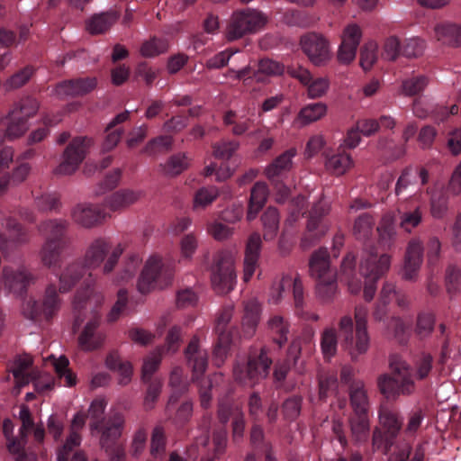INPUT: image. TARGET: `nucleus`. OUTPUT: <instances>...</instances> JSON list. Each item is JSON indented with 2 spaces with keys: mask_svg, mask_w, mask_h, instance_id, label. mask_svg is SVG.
Returning <instances> with one entry per match:
<instances>
[{
  "mask_svg": "<svg viewBox=\"0 0 461 461\" xmlns=\"http://www.w3.org/2000/svg\"><path fill=\"white\" fill-rule=\"evenodd\" d=\"M3 273L5 287L14 293L22 292L33 279L32 275L24 267L13 269L12 267H6L4 268Z\"/></svg>",
  "mask_w": 461,
  "mask_h": 461,
  "instance_id": "bb28decb",
  "label": "nucleus"
},
{
  "mask_svg": "<svg viewBox=\"0 0 461 461\" xmlns=\"http://www.w3.org/2000/svg\"><path fill=\"white\" fill-rule=\"evenodd\" d=\"M337 343L338 339L336 330L332 328L324 330L321 336V347L325 357L330 358L335 355L337 351Z\"/></svg>",
  "mask_w": 461,
  "mask_h": 461,
  "instance_id": "bf43d9fd",
  "label": "nucleus"
},
{
  "mask_svg": "<svg viewBox=\"0 0 461 461\" xmlns=\"http://www.w3.org/2000/svg\"><path fill=\"white\" fill-rule=\"evenodd\" d=\"M351 434L357 442L367 439L369 436V419L367 413H354L350 419Z\"/></svg>",
  "mask_w": 461,
  "mask_h": 461,
  "instance_id": "a19ab883",
  "label": "nucleus"
},
{
  "mask_svg": "<svg viewBox=\"0 0 461 461\" xmlns=\"http://www.w3.org/2000/svg\"><path fill=\"white\" fill-rule=\"evenodd\" d=\"M310 274L316 281V294L323 301H329L338 290L337 274L330 267V255L325 249L315 251L310 259Z\"/></svg>",
  "mask_w": 461,
  "mask_h": 461,
  "instance_id": "7ed1b4c3",
  "label": "nucleus"
},
{
  "mask_svg": "<svg viewBox=\"0 0 461 461\" xmlns=\"http://www.w3.org/2000/svg\"><path fill=\"white\" fill-rule=\"evenodd\" d=\"M393 300H395L400 307H403L407 303L405 295L399 294L393 284H384L381 291L377 308L374 313L375 318L381 320L385 313L384 311H381V307H385Z\"/></svg>",
  "mask_w": 461,
  "mask_h": 461,
  "instance_id": "c9c22d12",
  "label": "nucleus"
},
{
  "mask_svg": "<svg viewBox=\"0 0 461 461\" xmlns=\"http://www.w3.org/2000/svg\"><path fill=\"white\" fill-rule=\"evenodd\" d=\"M66 224L62 221H49L40 226V231L46 237L41 258L42 263L48 267L58 266L61 261V254L67 246L62 239Z\"/></svg>",
  "mask_w": 461,
  "mask_h": 461,
  "instance_id": "423d86ee",
  "label": "nucleus"
},
{
  "mask_svg": "<svg viewBox=\"0 0 461 461\" xmlns=\"http://www.w3.org/2000/svg\"><path fill=\"white\" fill-rule=\"evenodd\" d=\"M269 194L268 186L266 183L258 181L251 188L247 220L253 221L264 207Z\"/></svg>",
  "mask_w": 461,
  "mask_h": 461,
  "instance_id": "c85d7f7f",
  "label": "nucleus"
},
{
  "mask_svg": "<svg viewBox=\"0 0 461 461\" xmlns=\"http://www.w3.org/2000/svg\"><path fill=\"white\" fill-rule=\"evenodd\" d=\"M355 256L348 254L341 263L339 278L346 283L351 294H358L362 287V282L355 269Z\"/></svg>",
  "mask_w": 461,
  "mask_h": 461,
  "instance_id": "c756f323",
  "label": "nucleus"
},
{
  "mask_svg": "<svg viewBox=\"0 0 461 461\" xmlns=\"http://www.w3.org/2000/svg\"><path fill=\"white\" fill-rule=\"evenodd\" d=\"M219 191L215 186L202 187L194 196L193 206L194 210L204 209L218 197Z\"/></svg>",
  "mask_w": 461,
  "mask_h": 461,
  "instance_id": "3c124183",
  "label": "nucleus"
},
{
  "mask_svg": "<svg viewBox=\"0 0 461 461\" xmlns=\"http://www.w3.org/2000/svg\"><path fill=\"white\" fill-rule=\"evenodd\" d=\"M119 18L116 12L110 11L93 15L86 22V31L91 34H99L106 32Z\"/></svg>",
  "mask_w": 461,
  "mask_h": 461,
  "instance_id": "72a5a7b5",
  "label": "nucleus"
},
{
  "mask_svg": "<svg viewBox=\"0 0 461 461\" xmlns=\"http://www.w3.org/2000/svg\"><path fill=\"white\" fill-rule=\"evenodd\" d=\"M380 424L392 436H395L402 429V421L399 414L387 406H381L378 413Z\"/></svg>",
  "mask_w": 461,
  "mask_h": 461,
  "instance_id": "ea45409f",
  "label": "nucleus"
},
{
  "mask_svg": "<svg viewBox=\"0 0 461 461\" xmlns=\"http://www.w3.org/2000/svg\"><path fill=\"white\" fill-rule=\"evenodd\" d=\"M391 258L388 254L377 255L370 250H365L360 261L359 274L366 278L364 296L366 301L373 299L375 293L376 281L390 268Z\"/></svg>",
  "mask_w": 461,
  "mask_h": 461,
  "instance_id": "0eeeda50",
  "label": "nucleus"
},
{
  "mask_svg": "<svg viewBox=\"0 0 461 461\" xmlns=\"http://www.w3.org/2000/svg\"><path fill=\"white\" fill-rule=\"evenodd\" d=\"M171 280V275L163 267L159 256H150L145 262L144 267L138 279L137 288L142 294H147L156 289H163Z\"/></svg>",
  "mask_w": 461,
  "mask_h": 461,
  "instance_id": "1a4fd4ad",
  "label": "nucleus"
},
{
  "mask_svg": "<svg viewBox=\"0 0 461 461\" xmlns=\"http://www.w3.org/2000/svg\"><path fill=\"white\" fill-rule=\"evenodd\" d=\"M96 85L95 77L72 79L59 84L54 91L56 95L61 98L69 95H83L95 89Z\"/></svg>",
  "mask_w": 461,
  "mask_h": 461,
  "instance_id": "6ab92c4d",
  "label": "nucleus"
},
{
  "mask_svg": "<svg viewBox=\"0 0 461 461\" xmlns=\"http://www.w3.org/2000/svg\"><path fill=\"white\" fill-rule=\"evenodd\" d=\"M293 288L294 303L296 307H302L303 303V289L302 282L296 276L290 275L284 276L278 282L272 286L269 301L273 303H278L282 299V294L286 289Z\"/></svg>",
  "mask_w": 461,
  "mask_h": 461,
  "instance_id": "2eb2a0df",
  "label": "nucleus"
},
{
  "mask_svg": "<svg viewBox=\"0 0 461 461\" xmlns=\"http://www.w3.org/2000/svg\"><path fill=\"white\" fill-rule=\"evenodd\" d=\"M271 365V360L264 349L255 352L249 357L243 366L237 365L234 367V376L245 385L253 386L266 378Z\"/></svg>",
  "mask_w": 461,
  "mask_h": 461,
  "instance_id": "9b49d317",
  "label": "nucleus"
},
{
  "mask_svg": "<svg viewBox=\"0 0 461 461\" xmlns=\"http://www.w3.org/2000/svg\"><path fill=\"white\" fill-rule=\"evenodd\" d=\"M32 364V358L30 355H20L16 357L11 366V372L14 377L17 392L19 393L20 388L28 384L34 379L32 374H28L27 370Z\"/></svg>",
  "mask_w": 461,
  "mask_h": 461,
  "instance_id": "2f4dec72",
  "label": "nucleus"
},
{
  "mask_svg": "<svg viewBox=\"0 0 461 461\" xmlns=\"http://www.w3.org/2000/svg\"><path fill=\"white\" fill-rule=\"evenodd\" d=\"M109 243L104 240H95L88 248L84 265L73 263L68 266L59 276V291L68 292L83 276L86 269H95L104 261L108 253Z\"/></svg>",
  "mask_w": 461,
  "mask_h": 461,
  "instance_id": "f257e3e1",
  "label": "nucleus"
},
{
  "mask_svg": "<svg viewBox=\"0 0 461 461\" xmlns=\"http://www.w3.org/2000/svg\"><path fill=\"white\" fill-rule=\"evenodd\" d=\"M426 43L419 37H411L402 41V56L412 59L421 56L425 50Z\"/></svg>",
  "mask_w": 461,
  "mask_h": 461,
  "instance_id": "13d9d810",
  "label": "nucleus"
},
{
  "mask_svg": "<svg viewBox=\"0 0 461 461\" xmlns=\"http://www.w3.org/2000/svg\"><path fill=\"white\" fill-rule=\"evenodd\" d=\"M423 246L420 240H411L407 247L402 276L405 280H413L422 264Z\"/></svg>",
  "mask_w": 461,
  "mask_h": 461,
  "instance_id": "a211bd4d",
  "label": "nucleus"
},
{
  "mask_svg": "<svg viewBox=\"0 0 461 461\" xmlns=\"http://www.w3.org/2000/svg\"><path fill=\"white\" fill-rule=\"evenodd\" d=\"M375 221L370 215L363 214L359 216L353 226V234L357 240H366L373 232Z\"/></svg>",
  "mask_w": 461,
  "mask_h": 461,
  "instance_id": "603ef678",
  "label": "nucleus"
},
{
  "mask_svg": "<svg viewBox=\"0 0 461 461\" xmlns=\"http://www.w3.org/2000/svg\"><path fill=\"white\" fill-rule=\"evenodd\" d=\"M238 250L235 248L219 251L212 266V285L218 294H226L233 289L236 272L235 263Z\"/></svg>",
  "mask_w": 461,
  "mask_h": 461,
  "instance_id": "20e7f679",
  "label": "nucleus"
},
{
  "mask_svg": "<svg viewBox=\"0 0 461 461\" xmlns=\"http://www.w3.org/2000/svg\"><path fill=\"white\" fill-rule=\"evenodd\" d=\"M296 154V149L291 148L279 155L265 167L264 174L267 178L274 181L276 177L288 172L293 167V158Z\"/></svg>",
  "mask_w": 461,
  "mask_h": 461,
  "instance_id": "a878e982",
  "label": "nucleus"
},
{
  "mask_svg": "<svg viewBox=\"0 0 461 461\" xmlns=\"http://www.w3.org/2000/svg\"><path fill=\"white\" fill-rule=\"evenodd\" d=\"M349 395L354 413H367L369 402L365 384L362 381H352L349 387Z\"/></svg>",
  "mask_w": 461,
  "mask_h": 461,
  "instance_id": "f704fd0d",
  "label": "nucleus"
},
{
  "mask_svg": "<svg viewBox=\"0 0 461 461\" xmlns=\"http://www.w3.org/2000/svg\"><path fill=\"white\" fill-rule=\"evenodd\" d=\"M124 420L122 416L118 415L114 418L113 423L108 424L102 431L100 444L109 455L115 454L116 457L124 456L123 449L115 444V441L120 438L123 426Z\"/></svg>",
  "mask_w": 461,
  "mask_h": 461,
  "instance_id": "dca6fc26",
  "label": "nucleus"
},
{
  "mask_svg": "<svg viewBox=\"0 0 461 461\" xmlns=\"http://www.w3.org/2000/svg\"><path fill=\"white\" fill-rule=\"evenodd\" d=\"M240 143L235 140H222L213 144V156L216 158L229 160L233 154L239 149Z\"/></svg>",
  "mask_w": 461,
  "mask_h": 461,
  "instance_id": "052dcab7",
  "label": "nucleus"
},
{
  "mask_svg": "<svg viewBox=\"0 0 461 461\" xmlns=\"http://www.w3.org/2000/svg\"><path fill=\"white\" fill-rule=\"evenodd\" d=\"M268 329L273 336L274 341L280 347L283 346L288 339L289 324L281 316H274L268 321Z\"/></svg>",
  "mask_w": 461,
  "mask_h": 461,
  "instance_id": "79ce46f5",
  "label": "nucleus"
},
{
  "mask_svg": "<svg viewBox=\"0 0 461 461\" xmlns=\"http://www.w3.org/2000/svg\"><path fill=\"white\" fill-rule=\"evenodd\" d=\"M353 321L349 316H344L339 321V329L343 332V344L352 358L367 352L370 346V338L366 329L352 330Z\"/></svg>",
  "mask_w": 461,
  "mask_h": 461,
  "instance_id": "ddd939ff",
  "label": "nucleus"
},
{
  "mask_svg": "<svg viewBox=\"0 0 461 461\" xmlns=\"http://www.w3.org/2000/svg\"><path fill=\"white\" fill-rule=\"evenodd\" d=\"M268 22V17L256 9L234 12L225 29V37L229 41L262 30Z\"/></svg>",
  "mask_w": 461,
  "mask_h": 461,
  "instance_id": "39448f33",
  "label": "nucleus"
},
{
  "mask_svg": "<svg viewBox=\"0 0 461 461\" xmlns=\"http://www.w3.org/2000/svg\"><path fill=\"white\" fill-rule=\"evenodd\" d=\"M393 376L383 375L378 378V387L387 399H394L400 394H410L414 391V382L409 365L399 357L390 361Z\"/></svg>",
  "mask_w": 461,
  "mask_h": 461,
  "instance_id": "f03ea898",
  "label": "nucleus"
},
{
  "mask_svg": "<svg viewBox=\"0 0 461 461\" xmlns=\"http://www.w3.org/2000/svg\"><path fill=\"white\" fill-rule=\"evenodd\" d=\"M433 31L438 41L451 46L461 45V24L440 23L435 25Z\"/></svg>",
  "mask_w": 461,
  "mask_h": 461,
  "instance_id": "473e14b6",
  "label": "nucleus"
},
{
  "mask_svg": "<svg viewBox=\"0 0 461 461\" xmlns=\"http://www.w3.org/2000/svg\"><path fill=\"white\" fill-rule=\"evenodd\" d=\"M354 165L351 156L346 152L328 155L325 159L327 171L335 176H342Z\"/></svg>",
  "mask_w": 461,
  "mask_h": 461,
  "instance_id": "e433bc0d",
  "label": "nucleus"
},
{
  "mask_svg": "<svg viewBox=\"0 0 461 461\" xmlns=\"http://www.w3.org/2000/svg\"><path fill=\"white\" fill-rule=\"evenodd\" d=\"M104 301L101 294H92L85 302V310L93 312V318L85 325L78 338L80 348L86 351H92L103 346L105 334L98 330L100 314L95 311V304H102Z\"/></svg>",
  "mask_w": 461,
  "mask_h": 461,
  "instance_id": "6e6552de",
  "label": "nucleus"
},
{
  "mask_svg": "<svg viewBox=\"0 0 461 461\" xmlns=\"http://www.w3.org/2000/svg\"><path fill=\"white\" fill-rule=\"evenodd\" d=\"M60 304L61 301L55 286L53 285L47 286L41 302L42 313L47 317L52 316L59 309Z\"/></svg>",
  "mask_w": 461,
  "mask_h": 461,
  "instance_id": "de8ad7c7",
  "label": "nucleus"
},
{
  "mask_svg": "<svg viewBox=\"0 0 461 461\" xmlns=\"http://www.w3.org/2000/svg\"><path fill=\"white\" fill-rule=\"evenodd\" d=\"M362 38V30L357 23L348 24L342 31L341 42L358 48Z\"/></svg>",
  "mask_w": 461,
  "mask_h": 461,
  "instance_id": "338daca9",
  "label": "nucleus"
},
{
  "mask_svg": "<svg viewBox=\"0 0 461 461\" xmlns=\"http://www.w3.org/2000/svg\"><path fill=\"white\" fill-rule=\"evenodd\" d=\"M427 193L430 194V212L436 219L443 218L447 212V199L443 194H432L430 189H427Z\"/></svg>",
  "mask_w": 461,
  "mask_h": 461,
  "instance_id": "e2e57ef3",
  "label": "nucleus"
},
{
  "mask_svg": "<svg viewBox=\"0 0 461 461\" xmlns=\"http://www.w3.org/2000/svg\"><path fill=\"white\" fill-rule=\"evenodd\" d=\"M330 82L327 77L313 78L312 77L305 85L307 87V96L309 99H319L326 95L330 89Z\"/></svg>",
  "mask_w": 461,
  "mask_h": 461,
  "instance_id": "8fccbe9b",
  "label": "nucleus"
},
{
  "mask_svg": "<svg viewBox=\"0 0 461 461\" xmlns=\"http://www.w3.org/2000/svg\"><path fill=\"white\" fill-rule=\"evenodd\" d=\"M379 241L384 248H389L395 238L394 219L391 214H386L381 220L377 227Z\"/></svg>",
  "mask_w": 461,
  "mask_h": 461,
  "instance_id": "a18cd8bd",
  "label": "nucleus"
},
{
  "mask_svg": "<svg viewBox=\"0 0 461 461\" xmlns=\"http://www.w3.org/2000/svg\"><path fill=\"white\" fill-rule=\"evenodd\" d=\"M328 113V105L322 102L311 103L302 107L295 118L301 126L310 125L323 119Z\"/></svg>",
  "mask_w": 461,
  "mask_h": 461,
  "instance_id": "7c9ffc66",
  "label": "nucleus"
},
{
  "mask_svg": "<svg viewBox=\"0 0 461 461\" xmlns=\"http://www.w3.org/2000/svg\"><path fill=\"white\" fill-rule=\"evenodd\" d=\"M189 166V160L185 154L172 156L164 165H161L163 172L168 176H176L185 170Z\"/></svg>",
  "mask_w": 461,
  "mask_h": 461,
  "instance_id": "864d4df0",
  "label": "nucleus"
},
{
  "mask_svg": "<svg viewBox=\"0 0 461 461\" xmlns=\"http://www.w3.org/2000/svg\"><path fill=\"white\" fill-rule=\"evenodd\" d=\"M299 45L308 60L315 67H325L332 59L331 43L321 33L303 34L300 38Z\"/></svg>",
  "mask_w": 461,
  "mask_h": 461,
  "instance_id": "9d476101",
  "label": "nucleus"
},
{
  "mask_svg": "<svg viewBox=\"0 0 461 461\" xmlns=\"http://www.w3.org/2000/svg\"><path fill=\"white\" fill-rule=\"evenodd\" d=\"M400 55H402V42L396 36L388 37L383 45L382 58L394 61Z\"/></svg>",
  "mask_w": 461,
  "mask_h": 461,
  "instance_id": "4d7b16f0",
  "label": "nucleus"
},
{
  "mask_svg": "<svg viewBox=\"0 0 461 461\" xmlns=\"http://www.w3.org/2000/svg\"><path fill=\"white\" fill-rule=\"evenodd\" d=\"M284 66L275 60L265 59L258 62V68L254 74V77L258 82L265 80L264 77L279 76L284 73Z\"/></svg>",
  "mask_w": 461,
  "mask_h": 461,
  "instance_id": "49530a36",
  "label": "nucleus"
},
{
  "mask_svg": "<svg viewBox=\"0 0 461 461\" xmlns=\"http://www.w3.org/2000/svg\"><path fill=\"white\" fill-rule=\"evenodd\" d=\"M71 215L75 222L86 228L99 224L106 217V213L97 205L87 203L77 204L73 208Z\"/></svg>",
  "mask_w": 461,
  "mask_h": 461,
  "instance_id": "f3484780",
  "label": "nucleus"
},
{
  "mask_svg": "<svg viewBox=\"0 0 461 461\" xmlns=\"http://www.w3.org/2000/svg\"><path fill=\"white\" fill-rule=\"evenodd\" d=\"M173 140L169 136H159L149 140L144 148L141 149V153L149 157H156L160 153L167 151Z\"/></svg>",
  "mask_w": 461,
  "mask_h": 461,
  "instance_id": "09e8293b",
  "label": "nucleus"
},
{
  "mask_svg": "<svg viewBox=\"0 0 461 461\" xmlns=\"http://www.w3.org/2000/svg\"><path fill=\"white\" fill-rule=\"evenodd\" d=\"M92 140L86 137H77L67 147L63 161L56 168L59 175H70L74 173L85 158Z\"/></svg>",
  "mask_w": 461,
  "mask_h": 461,
  "instance_id": "4468645a",
  "label": "nucleus"
},
{
  "mask_svg": "<svg viewBox=\"0 0 461 461\" xmlns=\"http://www.w3.org/2000/svg\"><path fill=\"white\" fill-rule=\"evenodd\" d=\"M245 315L243 324L248 326L253 331L258 321L260 312V305L256 299H252L245 303Z\"/></svg>",
  "mask_w": 461,
  "mask_h": 461,
  "instance_id": "0e129e2a",
  "label": "nucleus"
},
{
  "mask_svg": "<svg viewBox=\"0 0 461 461\" xmlns=\"http://www.w3.org/2000/svg\"><path fill=\"white\" fill-rule=\"evenodd\" d=\"M377 51L378 46L374 41L367 42L362 47L359 62L364 70L367 71L372 68L377 60Z\"/></svg>",
  "mask_w": 461,
  "mask_h": 461,
  "instance_id": "5fc2aeb1",
  "label": "nucleus"
},
{
  "mask_svg": "<svg viewBox=\"0 0 461 461\" xmlns=\"http://www.w3.org/2000/svg\"><path fill=\"white\" fill-rule=\"evenodd\" d=\"M427 85L428 79L425 77L409 78L402 82V93L406 95H413L423 91Z\"/></svg>",
  "mask_w": 461,
  "mask_h": 461,
  "instance_id": "774afa93",
  "label": "nucleus"
},
{
  "mask_svg": "<svg viewBox=\"0 0 461 461\" xmlns=\"http://www.w3.org/2000/svg\"><path fill=\"white\" fill-rule=\"evenodd\" d=\"M261 238L259 234L253 233L249 236L244 258V281L248 282L255 274L260 256Z\"/></svg>",
  "mask_w": 461,
  "mask_h": 461,
  "instance_id": "412c9836",
  "label": "nucleus"
},
{
  "mask_svg": "<svg viewBox=\"0 0 461 461\" xmlns=\"http://www.w3.org/2000/svg\"><path fill=\"white\" fill-rule=\"evenodd\" d=\"M429 173L425 167L407 168L397 180L395 194L397 196H410L421 201L422 186L428 184Z\"/></svg>",
  "mask_w": 461,
  "mask_h": 461,
  "instance_id": "f8f14e48",
  "label": "nucleus"
},
{
  "mask_svg": "<svg viewBox=\"0 0 461 461\" xmlns=\"http://www.w3.org/2000/svg\"><path fill=\"white\" fill-rule=\"evenodd\" d=\"M169 43L166 39L153 37L144 41L140 47V54L145 58H155L167 52Z\"/></svg>",
  "mask_w": 461,
  "mask_h": 461,
  "instance_id": "37998d69",
  "label": "nucleus"
},
{
  "mask_svg": "<svg viewBox=\"0 0 461 461\" xmlns=\"http://www.w3.org/2000/svg\"><path fill=\"white\" fill-rule=\"evenodd\" d=\"M189 366L195 375H203L207 367V353L201 348L197 338H194L185 349Z\"/></svg>",
  "mask_w": 461,
  "mask_h": 461,
  "instance_id": "cd10ccee",
  "label": "nucleus"
},
{
  "mask_svg": "<svg viewBox=\"0 0 461 461\" xmlns=\"http://www.w3.org/2000/svg\"><path fill=\"white\" fill-rule=\"evenodd\" d=\"M422 220V213L419 206L413 210L403 212L400 215V226L406 231L411 232Z\"/></svg>",
  "mask_w": 461,
  "mask_h": 461,
  "instance_id": "680f3d73",
  "label": "nucleus"
},
{
  "mask_svg": "<svg viewBox=\"0 0 461 461\" xmlns=\"http://www.w3.org/2000/svg\"><path fill=\"white\" fill-rule=\"evenodd\" d=\"M33 74V69L31 67H26L19 72L10 77L5 83L7 90H14L24 86Z\"/></svg>",
  "mask_w": 461,
  "mask_h": 461,
  "instance_id": "69168bd1",
  "label": "nucleus"
},
{
  "mask_svg": "<svg viewBox=\"0 0 461 461\" xmlns=\"http://www.w3.org/2000/svg\"><path fill=\"white\" fill-rule=\"evenodd\" d=\"M170 322L168 316L162 317L158 322V331L156 334H152L148 330L135 328L129 331V337L132 341L140 345H149L152 343L156 337H160L164 331L165 327Z\"/></svg>",
  "mask_w": 461,
  "mask_h": 461,
  "instance_id": "4c0bfd02",
  "label": "nucleus"
},
{
  "mask_svg": "<svg viewBox=\"0 0 461 461\" xmlns=\"http://www.w3.org/2000/svg\"><path fill=\"white\" fill-rule=\"evenodd\" d=\"M265 240H273L279 229V213L274 207H268L261 217Z\"/></svg>",
  "mask_w": 461,
  "mask_h": 461,
  "instance_id": "c03bdc74",
  "label": "nucleus"
},
{
  "mask_svg": "<svg viewBox=\"0 0 461 461\" xmlns=\"http://www.w3.org/2000/svg\"><path fill=\"white\" fill-rule=\"evenodd\" d=\"M29 129V123L25 119L14 118L9 116L5 137L10 140L22 137Z\"/></svg>",
  "mask_w": 461,
  "mask_h": 461,
  "instance_id": "6e6d98bb",
  "label": "nucleus"
},
{
  "mask_svg": "<svg viewBox=\"0 0 461 461\" xmlns=\"http://www.w3.org/2000/svg\"><path fill=\"white\" fill-rule=\"evenodd\" d=\"M86 420V415L83 412H77L75 414L71 422V433L67 438L62 447L58 451L57 461H68L70 451L75 447L79 446L81 442V437L77 433V430L81 429Z\"/></svg>",
  "mask_w": 461,
  "mask_h": 461,
  "instance_id": "5701e85b",
  "label": "nucleus"
},
{
  "mask_svg": "<svg viewBox=\"0 0 461 461\" xmlns=\"http://www.w3.org/2000/svg\"><path fill=\"white\" fill-rule=\"evenodd\" d=\"M330 212V203L326 200H321L316 203L311 212L307 223V235L313 239H318L324 235L328 226L321 222V217Z\"/></svg>",
  "mask_w": 461,
  "mask_h": 461,
  "instance_id": "4be33fe9",
  "label": "nucleus"
},
{
  "mask_svg": "<svg viewBox=\"0 0 461 461\" xmlns=\"http://www.w3.org/2000/svg\"><path fill=\"white\" fill-rule=\"evenodd\" d=\"M142 196L139 190L120 189L105 198L104 205L110 211L122 212L136 203Z\"/></svg>",
  "mask_w": 461,
  "mask_h": 461,
  "instance_id": "aec40b11",
  "label": "nucleus"
},
{
  "mask_svg": "<svg viewBox=\"0 0 461 461\" xmlns=\"http://www.w3.org/2000/svg\"><path fill=\"white\" fill-rule=\"evenodd\" d=\"M219 418L222 423L230 420L232 421V433L234 439L243 436L245 423L241 409L236 404H222L219 409Z\"/></svg>",
  "mask_w": 461,
  "mask_h": 461,
  "instance_id": "393cba45",
  "label": "nucleus"
},
{
  "mask_svg": "<svg viewBox=\"0 0 461 461\" xmlns=\"http://www.w3.org/2000/svg\"><path fill=\"white\" fill-rule=\"evenodd\" d=\"M19 419L22 425L19 429L18 439H13L10 443H7V448L11 454L19 453L23 449L29 431L35 427L28 406H21Z\"/></svg>",
  "mask_w": 461,
  "mask_h": 461,
  "instance_id": "b1692460",
  "label": "nucleus"
},
{
  "mask_svg": "<svg viewBox=\"0 0 461 461\" xmlns=\"http://www.w3.org/2000/svg\"><path fill=\"white\" fill-rule=\"evenodd\" d=\"M39 110V103L36 99L26 96L20 99L8 113V116L28 120L34 116Z\"/></svg>",
  "mask_w": 461,
  "mask_h": 461,
  "instance_id": "58836bf2",
  "label": "nucleus"
}]
</instances>
